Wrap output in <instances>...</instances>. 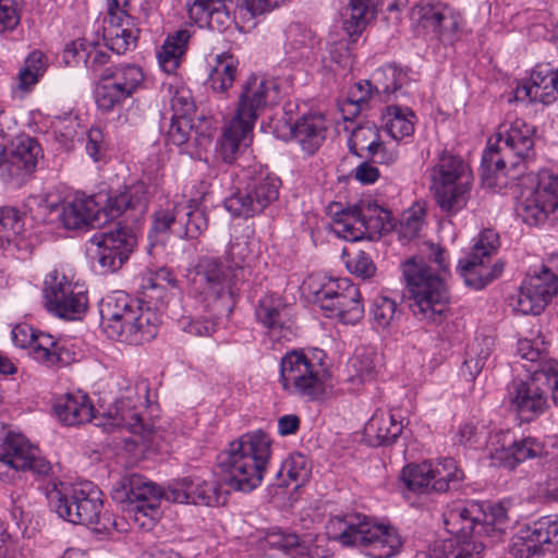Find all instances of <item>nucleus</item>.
<instances>
[{
	"label": "nucleus",
	"mask_w": 558,
	"mask_h": 558,
	"mask_svg": "<svg viewBox=\"0 0 558 558\" xmlns=\"http://www.w3.org/2000/svg\"><path fill=\"white\" fill-rule=\"evenodd\" d=\"M365 515L360 513H347L331 517L326 531L330 538L339 541L343 545H357L360 527L364 523Z\"/></svg>",
	"instance_id": "40"
},
{
	"label": "nucleus",
	"mask_w": 558,
	"mask_h": 558,
	"mask_svg": "<svg viewBox=\"0 0 558 558\" xmlns=\"http://www.w3.org/2000/svg\"><path fill=\"white\" fill-rule=\"evenodd\" d=\"M102 74L112 83L119 84L130 97L144 81L142 69L134 64L108 68L102 71Z\"/></svg>",
	"instance_id": "49"
},
{
	"label": "nucleus",
	"mask_w": 558,
	"mask_h": 558,
	"mask_svg": "<svg viewBox=\"0 0 558 558\" xmlns=\"http://www.w3.org/2000/svg\"><path fill=\"white\" fill-rule=\"evenodd\" d=\"M345 266L351 274L364 279L373 277L376 271L375 264L363 251H357L350 255Z\"/></svg>",
	"instance_id": "61"
},
{
	"label": "nucleus",
	"mask_w": 558,
	"mask_h": 558,
	"mask_svg": "<svg viewBox=\"0 0 558 558\" xmlns=\"http://www.w3.org/2000/svg\"><path fill=\"white\" fill-rule=\"evenodd\" d=\"M379 142L380 134L378 128L374 123L366 122L352 130L348 146L354 155L367 158L373 149L378 147Z\"/></svg>",
	"instance_id": "45"
},
{
	"label": "nucleus",
	"mask_w": 558,
	"mask_h": 558,
	"mask_svg": "<svg viewBox=\"0 0 558 558\" xmlns=\"http://www.w3.org/2000/svg\"><path fill=\"white\" fill-rule=\"evenodd\" d=\"M315 303L329 318L354 325L364 316V306L357 287L348 279L329 280L315 292Z\"/></svg>",
	"instance_id": "15"
},
{
	"label": "nucleus",
	"mask_w": 558,
	"mask_h": 558,
	"mask_svg": "<svg viewBox=\"0 0 558 558\" xmlns=\"http://www.w3.org/2000/svg\"><path fill=\"white\" fill-rule=\"evenodd\" d=\"M90 242L97 247L96 255L102 270L114 272L128 260L136 240L129 228L119 223L112 230L94 234Z\"/></svg>",
	"instance_id": "23"
},
{
	"label": "nucleus",
	"mask_w": 558,
	"mask_h": 558,
	"mask_svg": "<svg viewBox=\"0 0 558 558\" xmlns=\"http://www.w3.org/2000/svg\"><path fill=\"white\" fill-rule=\"evenodd\" d=\"M130 96L120 88L119 84L112 83L102 73L95 90L97 107L102 111H112L120 107Z\"/></svg>",
	"instance_id": "51"
},
{
	"label": "nucleus",
	"mask_w": 558,
	"mask_h": 558,
	"mask_svg": "<svg viewBox=\"0 0 558 558\" xmlns=\"http://www.w3.org/2000/svg\"><path fill=\"white\" fill-rule=\"evenodd\" d=\"M446 531L454 537H499L509 526V518L501 505L488 507L475 501L457 500L442 513Z\"/></svg>",
	"instance_id": "9"
},
{
	"label": "nucleus",
	"mask_w": 558,
	"mask_h": 558,
	"mask_svg": "<svg viewBox=\"0 0 558 558\" xmlns=\"http://www.w3.org/2000/svg\"><path fill=\"white\" fill-rule=\"evenodd\" d=\"M11 336L16 347L28 348L34 360L40 363L48 366L68 363V351L51 335L37 332L28 325H16Z\"/></svg>",
	"instance_id": "26"
},
{
	"label": "nucleus",
	"mask_w": 558,
	"mask_h": 558,
	"mask_svg": "<svg viewBox=\"0 0 558 558\" xmlns=\"http://www.w3.org/2000/svg\"><path fill=\"white\" fill-rule=\"evenodd\" d=\"M428 173L430 192L442 213L456 215L466 206L474 181L468 162L458 155L442 151Z\"/></svg>",
	"instance_id": "8"
},
{
	"label": "nucleus",
	"mask_w": 558,
	"mask_h": 558,
	"mask_svg": "<svg viewBox=\"0 0 558 558\" xmlns=\"http://www.w3.org/2000/svg\"><path fill=\"white\" fill-rule=\"evenodd\" d=\"M284 305L278 296L264 295L255 307V317L274 336L283 327L281 311Z\"/></svg>",
	"instance_id": "46"
},
{
	"label": "nucleus",
	"mask_w": 558,
	"mask_h": 558,
	"mask_svg": "<svg viewBox=\"0 0 558 558\" xmlns=\"http://www.w3.org/2000/svg\"><path fill=\"white\" fill-rule=\"evenodd\" d=\"M180 213H183L186 220L184 221V233L182 236L187 239L196 238L202 230L206 227V220L201 210L191 207H185Z\"/></svg>",
	"instance_id": "62"
},
{
	"label": "nucleus",
	"mask_w": 558,
	"mask_h": 558,
	"mask_svg": "<svg viewBox=\"0 0 558 558\" xmlns=\"http://www.w3.org/2000/svg\"><path fill=\"white\" fill-rule=\"evenodd\" d=\"M44 298L46 308L64 319H78L86 311L88 299L84 291L73 286L64 274L53 270L46 277Z\"/></svg>",
	"instance_id": "18"
},
{
	"label": "nucleus",
	"mask_w": 558,
	"mask_h": 558,
	"mask_svg": "<svg viewBox=\"0 0 558 558\" xmlns=\"http://www.w3.org/2000/svg\"><path fill=\"white\" fill-rule=\"evenodd\" d=\"M539 381L544 379H535L532 375L527 381L513 383L510 391L511 405L523 421H533L548 408L547 397L537 385Z\"/></svg>",
	"instance_id": "29"
},
{
	"label": "nucleus",
	"mask_w": 558,
	"mask_h": 558,
	"mask_svg": "<svg viewBox=\"0 0 558 558\" xmlns=\"http://www.w3.org/2000/svg\"><path fill=\"white\" fill-rule=\"evenodd\" d=\"M231 0H186L189 17L201 27L220 32L231 21Z\"/></svg>",
	"instance_id": "32"
},
{
	"label": "nucleus",
	"mask_w": 558,
	"mask_h": 558,
	"mask_svg": "<svg viewBox=\"0 0 558 558\" xmlns=\"http://www.w3.org/2000/svg\"><path fill=\"white\" fill-rule=\"evenodd\" d=\"M240 183L225 199L226 209L234 217L246 219L259 215L279 197L280 179L262 165L243 168Z\"/></svg>",
	"instance_id": "10"
},
{
	"label": "nucleus",
	"mask_w": 558,
	"mask_h": 558,
	"mask_svg": "<svg viewBox=\"0 0 558 558\" xmlns=\"http://www.w3.org/2000/svg\"><path fill=\"white\" fill-rule=\"evenodd\" d=\"M47 66L48 59L44 52L39 50L31 52L25 60L24 66L19 72L17 87L22 90H28L44 75Z\"/></svg>",
	"instance_id": "50"
},
{
	"label": "nucleus",
	"mask_w": 558,
	"mask_h": 558,
	"mask_svg": "<svg viewBox=\"0 0 558 558\" xmlns=\"http://www.w3.org/2000/svg\"><path fill=\"white\" fill-rule=\"evenodd\" d=\"M558 96V68L549 64H538L534 68L527 81L515 89L518 100L529 99L531 102L550 104Z\"/></svg>",
	"instance_id": "28"
},
{
	"label": "nucleus",
	"mask_w": 558,
	"mask_h": 558,
	"mask_svg": "<svg viewBox=\"0 0 558 558\" xmlns=\"http://www.w3.org/2000/svg\"><path fill=\"white\" fill-rule=\"evenodd\" d=\"M174 287V277L171 268L161 267L155 274L143 278L141 284L142 299L141 304H146L144 308H151L160 314V311L167 307L170 301L168 289Z\"/></svg>",
	"instance_id": "33"
},
{
	"label": "nucleus",
	"mask_w": 558,
	"mask_h": 558,
	"mask_svg": "<svg viewBox=\"0 0 558 558\" xmlns=\"http://www.w3.org/2000/svg\"><path fill=\"white\" fill-rule=\"evenodd\" d=\"M263 547L290 553L302 547L300 537L293 533L280 529L268 531L263 538Z\"/></svg>",
	"instance_id": "56"
},
{
	"label": "nucleus",
	"mask_w": 558,
	"mask_h": 558,
	"mask_svg": "<svg viewBox=\"0 0 558 558\" xmlns=\"http://www.w3.org/2000/svg\"><path fill=\"white\" fill-rule=\"evenodd\" d=\"M65 53H72L76 61H83L85 66L97 72L109 61V56L98 48V44L88 41L86 38L73 41L66 47Z\"/></svg>",
	"instance_id": "47"
},
{
	"label": "nucleus",
	"mask_w": 558,
	"mask_h": 558,
	"mask_svg": "<svg viewBox=\"0 0 558 558\" xmlns=\"http://www.w3.org/2000/svg\"><path fill=\"white\" fill-rule=\"evenodd\" d=\"M80 126L76 117L68 116L60 119L53 126V132L58 141L63 145H68L77 135V128Z\"/></svg>",
	"instance_id": "64"
},
{
	"label": "nucleus",
	"mask_w": 558,
	"mask_h": 558,
	"mask_svg": "<svg viewBox=\"0 0 558 558\" xmlns=\"http://www.w3.org/2000/svg\"><path fill=\"white\" fill-rule=\"evenodd\" d=\"M270 457V437L256 429L230 441L218 453L216 465L227 486L250 493L262 484Z\"/></svg>",
	"instance_id": "5"
},
{
	"label": "nucleus",
	"mask_w": 558,
	"mask_h": 558,
	"mask_svg": "<svg viewBox=\"0 0 558 558\" xmlns=\"http://www.w3.org/2000/svg\"><path fill=\"white\" fill-rule=\"evenodd\" d=\"M404 80L405 74L401 70L393 65H387L375 72L374 89L377 94L384 95L385 101H390L391 96L401 88Z\"/></svg>",
	"instance_id": "52"
},
{
	"label": "nucleus",
	"mask_w": 558,
	"mask_h": 558,
	"mask_svg": "<svg viewBox=\"0 0 558 558\" xmlns=\"http://www.w3.org/2000/svg\"><path fill=\"white\" fill-rule=\"evenodd\" d=\"M403 422L384 410H377L364 426V435L373 446L392 444L401 434Z\"/></svg>",
	"instance_id": "36"
},
{
	"label": "nucleus",
	"mask_w": 558,
	"mask_h": 558,
	"mask_svg": "<svg viewBox=\"0 0 558 558\" xmlns=\"http://www.w3.org/2000/svg\"><path fill=\"white\" fill-rule=\"evenodd\" d=\"M243 267H225L210 257L202 258L187 275L195 290L206 299L221 301L229 308L239 292L238 282L244 279Z\"/></svg>",
	"instance_id": "11"
},
{
	"label": "nucleus",
	"mask_w": 558,
	"mask_h": 558,
	"mask_svg": "<svg viewBox=\"0 0 558 558\" xmlns=\"http://www.w3.org/2000/svg\"><path fill=\"white\" fill-rule=\"evenodd\" d=\"M50 508L73 524L107 529L110 519L102 512L101 492L92 483L69 484L50 480L44 487Z\"/></svg>",
	"instance_id": "7"
},
{
	"label": "nucleus",
	"mask_w": 558,
	"mask_h": 558,
	"mask_svg": "<svg viewBox=\"0 0 558 558\" xmlns=\"http://www.w3.org/2000/svg\"><path fill=\"white\" fill-rule=\"evenodd\" d=\"M112 499L125 505L130 519L140 522L142 517L154 519L158 514L161 492L140 474H129L118 481L111 490Z\"/></svg>",
	"instance_id": "16"
},
{
	"label": "nucleus",
	"mask_w": 558,
	"mask_h": 558,
	"mask_svg": "<svg viewBox=\"0 0 558 558\" xmlns=\"http://www.w3.org/2000/svg\"><path fill=\"white\" fill-rule=\"evenodd\" d=\"M279 101L278 85L264 76L251 74L240 87L236 108L225 125L219 145L223 161L233 162L250 145L260 113Z\"/></svg>",
	"instance_id": "4"
},
{
	"label": "nucleus",
	"mask_w": 558,
	"mask_h": 558,
	"mask_svg": "<svg viewBox=\"0 0 558 558\" xmlns=\"http://www.w3.org/2000/svg\"><path fill=\"white\" fill-rule=\"evenodd\" d=\"M145 310L138 299L131 298L128 293L116 291L102 299L99 306L101 325L105 323H114L131 312Z\"/></svg>",
	"instance_id": "41"
},
{
	"label": "nucleus",
	"mask_w": 558,
	"mask_h": 558,
	"mask_svg": "<svg viewBox=\"0 0 558 558\" xmlns=\"http://www.w3.org/2000/svg\"><path fill=\"white\" fill-rule=\"evenodd\" d=\"M372 315L376 326L385 329L398 317L397 303L387 296H378L374 301Z\"/></svg>",
	"instance_id": "59"
},
{
	"label": "nucleus",
	"mask_w": 558,
	"mask_h": 558,
	"mask_svg": "<svg viewBox=\"0 0 558 558\" xmlns=\"http://www.w3.org/2000/svg\"><path fill=\"white\" fill-rule=\"evenodd\" d=\"M423 216L422 208H411L404 211L397 228L399 238L405 242L415 239L423 227Z\"/></svg>",
	"instance_id": "58"
},
{
	"label": "nucleus",
	"mask_w": 558,
	"mask_h": 558,
	"mask_svg": "<svg viewBox=\"0 0 558 558\" xmlns=\"http://www.w3.org/2000/svg\"><path fill=\"white\" fill-rule=\"evenodd\" d=\"M161 323V315L148 307L117 319V326L114 323L101 326L108 338L138 345L154 339Z\"/></svg>",
	"instance_id": "22"
},
{
	"label": "nucleus",
	"mask_w": 558,
	"mask_h": 558,
	"mask_svg": "<svg viewBox=\"0 0 558 558\" xmlns=\"http://www.w3.org/2000/svg\"><path fill=\"white\" fill-rule=\"evenodd\" d=\"M22 0H0V33L14 29L20 23Z\"/></svg>",
	"instance_id": "60"
},
{
	"label": "nucleus",
	"mask_w": 558,
	"mask_h": 558,
	"mask_svg": "<svg viewBox=\"0 0 558 558\" xmlns=\"http://www.w3.org/2000/svg\"><path fill=\"white\" fill-rule=\"evenodd\" d=\"M281 472H286L287 476L296 483V486L305 484L312 472L308 459L299 452L292 453L283 462Z\"/></svg>",
	"instance_id": "57"
},
{
	"label": "nucleus",
	"mask_w": 558,
	"mask_h": 558,
	"mask_svg": "<svg viewBox=\"0 0 558 558\" xmlns=\"http://www.w3.org/2000/svg\"><path fill=\"white\" fill-rule=\"evenodd\" d=\"M24 222L14 207L0 208V247H4L23 231Z\"/></svg>",
	"instance_id": "55"
},
{
	"label": "nucleus",
	"mask_w": 558,
	"mask_h": 558,
	"mask_svg": "<svg viewBox=\"0 0 558 558\" xmlns=\"http://www.w3.org/2000/svg\"><path fill=\"white\" fill-rule=\"evenodd\" d=\"M375 13V0H350L342 13L343 28L351 37L360 35Z\"/></svg>",
	"instance_id": "43"
},
{
	"label": "nucleus",
	"mask_w": 558,
	"mask_h": 558,
	"mask_svg": "<svg viewBox=\"0 0 558 558\" xmlns=\"http://www.w3.org/2000/svg\"><path fill=\"white\" fill-rule=\"evenodd\" d=\"M545 446L534 437H524L510 446L496 450L492 458L507 469H514L519 463L546 456Z\"/></svg>",
	"instance_id": "37"
},
{
	"label": "nucleus",
	"mask_w": 558,
	"mask_h": 558,
	"mask_svg": "<svg viewBox=\"0 0 558 558\" xmlns=\"http://www.w3.org/2000/svg\"><path fill=\"white\" fill-rule=\"evenodd\" d=\"M422 24L435 37L444 43H452L461 26L462 16L447 4H435L422 8Z\"/></svg>",
	"instance_id": "31"
},
{
	"label": "nucleus",
	"mask_w": 558,
	"mask_h": 558,
	"mask_svg": "<svg viewBox=\"0 0 558 558\" xmlns=\"http://www.w3.org/2000/svg\"><path fill=\"white\" fill-rule=\"evenodd\" d=\"M483 536L454 537L442 539L451 546L446 549L445 558H482L486 544Z\"/></svg>",
	"instance_id": "53"
},
{
	"label": "nucleus",
	"mask_w": 558,
	"mask_h": 558,
	"mask_svg": "<svg viewBox=\"0 0 558 558\" xmlns=\"http://www.w3.org/2000/svg\"><path fill=\"white\" fill-rule=\"evenodd\" d=\"M43 156L39 143L29 136H22L12 145L5 167L11 177L23 178L31 174Z\"/></svg>",
	"instance_id": "34"
},
{
	"label": "nucleus",
	"mask_w": 558,
	"mask_h": 558,
	"mask_svg": "<svg viewBox=\"0 0 558 558\" xmlns=\"http://www.w3.org/2000/svg\"><path fill=\"white\" fill-rule=\"evenodd\" d=\"M120 401L114 415L97 417L94 414V407L88 397L82 393H69L58 399L53 405L54 413L60 422L72 426L93 422L96 426H102L105 430L112 432L116 428L126 429L134 435L131 442L138 446L144 442L146 434H149V427L144 424L140 408L147 403L146 395L148 387L142 383L136 386L137 402L131 404L132 391Z\"/></svg>",
	"instance_id": "6"
},
{
	"label": "nucleus",
	"mask_w": 558,
	"mask_h": 558,
	"mask_svg": "<svg viewBox=\"0 0 558 558\" xmlns=\"http://www.w3.org/2000/svg\"><path fill=\"white\" fill-rule=\"evenodd\" d=\"M158 65L162 72L174 73V35L169 34L156 52Z\"/></svg>",
	"instance_id": "63"
},
{
	"label": "nucleus",
	"mask_w": 558,
	"mask_h": 558,
	"mask_svg": "<svg viewBox=\"0 0 558 558\" xmlns=\"http://www.w3.org/2000/svg\"><path fill=\"white\" fill-rule=\"evenodd\" d=\"M227 494L216 482H206L197 476H186L177 483V504L218 507L225 505Z\"/></svg>",
	"instance_id": "30"
},
{
	"label": "nucleus",
	"mask_w": 558,
	"mask_h": 558,
	"mask_svg": "<svg viewBox=\"0 0 558 558\" xmlns=\"http://www.w3.org/2000/svg\"><path fill=\"white\" fill-rule=\"evenodd\" d=\"M428 258L413 256L402 264L409 307L426 324H441L449 312L450 295L445 276L448 270L446 252L429 244Z\"/></svg>",
	"instance_id": "1"
},
{
	"label": "nucleus",
	"mask_w": 558,
	"mask_h": 558,
	"mask_svg": "<svg viewBox=\"0 0 558 558\" xmlns=\"http://www.w3.org/2000/svg\"><path fill=\"white\" fill-rule=\"evenodd\" d=\"M499 247L498 234L486 229L478 235L471 253L458 264V271L463 278L465 284L473 289H483L494 279L500 276L504 270L502 263H495L489 266V257L497 252Z\"/></svg>",
	"instance_id": "14"
},
{
	"label": "nucleus",
	"mask_w": 558,
	"mask_h": 558,
	"mask_svg": "<svg viewBox=\"0 0 558 558\" xmlns=\"http://www.w3.org/2000/svg\"><path fill=\"white\" fill-rule=\"evenodd\" d=\"M350 363L354 373L352 380L367 383L376 376L379 357L375 352L363 349L355 352Z\"/></svg>",
	"instance_id": "54"
},
{
	"label": "nucleus",
	"mask_w": 558,
	"mask_h": 558,
	"mask_svg": "<svg viewBox=\"0 0 558 558\" xmlns=\"http://www.w3.org/2000/svg\"><path fill=\"white\" fill-rule=\"evenodd\" d=\"M327 123L323 114H307L299 119L291 128V137L307 154H315L326 138Z\"/></svg>",
	"instance_id": "35"
},
{
	"label": "nucleus",
	"mask_w": 558,
	"mask_h": 558,
	"mask_svg": "<svg viewBox=\"0 0 558 558\" xmlns=\"http://www.w3.org/2000/svg\"><path fill=\"white\" fill-rule=\"evenodd\" d=\"M550 264L558 272V253L553 255ZM557 292L558 275L544 268L523 280L512 305L514 311L523 315H539Z\"/></svg>",
	"instance_id": "19"
},
{
	"label": "nucleus",
	"mask_w": 558,
	"mask_h": 558,
	"mask_svg": "<svg viewBox=\"0 0 558 558\" xmlns=\"http://www.w3.org/2000/svg\"><path fill=\"white\" fill-rule=\"evenodd\" d=\"M174 223V208H159L151 217V227L148 232L149 253L162 252L172 236V225Z\"/></svg>",
	"instance_id": "42"
},
{
	"label": "nucleus",
	"mask_w": 558,
	"mask_h": 558,
	"mask_svg": "<svg viewBox=\"0 0 558 558\" xmlns=\"http://www.w3.org/2000/svg\"><path fill=\"white\" fill-rule=\"evenodd\" d=\"M390 227V211L371 202L361 201L337 216L333 230L347 241H357L368 232L386 231Z\"/></svg>",
	"instance_id": "17"
},
{
	"label": "nucleus",
	"mask_w": 558,
	"mask_h": 558,
	"mask_svg": "<svg viewBox=\"0 0 558 558\" xmlns=\"http://www.w3.org/2000/svg\"><path fill=\"white\" fill-rule=\"evenodd\" d=\"M517 211L529 225H538L547 219L558 221V175H542L536 187L522 196Z\"/></svg>",
	"instance_id": "20"
},
{
	"label": "nucleus",
	"mask_w": 558,
	"mask_h": 558,
	"mask_svg": "<svg viewBox=\"0 0 558 558\" xmlns=\"http://www.w3.org/2000/svg\"><path fill=\"white\" fill-rule=\"evenodd\" d=\"M280 381L287 392L306 401L320 398L325 390L322 365L298 351L281 359Z\"/></svg>",
	"instance_id": "12"
},
{
	"label": "nucleus",
	"mask_w": 558,
	"mask_h": 558,
	"mask_svg": "<svg viewBox=\"0 0 558 558\" xmlns=\"http://www.w3.org/2000/svg\"><path fill=\"white\" fill-rule=\"evenodd\" d=\"M130 0H107L108 15L104 20V40L107 48L123 54L136 47L140 29L126 8Z\"/></svg>",
	"instance_id": "21"
},
{
	"label": "nucleus",
	"mask_w": 558,
	"mask_h": 558,
	"mask_svg": "<svg viewBox=\"0 0 558 558\" xmlns=\"http://www.w3.org/2000/svg\"><path fill=\"white\" fill-rule=\"evenodd\" d=\"M550 545H558V520L545 517L519 530L512 538L510 554L514 558H533Z\"/></svg>",
	"instance_id": "25"
},
{
	"label": "nucleus",
	"mask_w": 558,
	"mask_h": 558,
	"mask_svg": "<svg viewBox=\"0 0 558 558\" xmlns=\"http://www.w3.org/2000/svg\"><path fill=\"white\" fill-rule=\"evenodd\" d=\"M357 545L366 547L373 558H390L401 548L402 537L393 526L373 522L365 517Z\"/></svg>",
	"instance_id": "27"
},
{
	"label": "nucleus",
	"mask_w": 558,
	"mask_h": 558,
	"mask_svg": "<svg viewBox=\"0 0 558 558\" xmlns=\"http://www.w3.org/2000/svg\"><path fill=\"white\" fill-rule=\"evenodd\" d=\"M517 354L520 359L526 361L523 366L535 379H543L544 374L541 372L543 362H557L548 356L545 349H541L537 343L529 339L518 341Z\"/></svg>",
	"instance_id": "48"
},
{
	"label": "nucleus",
	"mask_w": 558,
	"mask_h": 558,
	"mask_svg": "<svg viewBox=\"0 0 558 558\" xmlns=\"http://www.w3.org/2000/svg\"><path fill=\"white\" fill-rule=\"evenodd\" d=\"M239 60L229 52L218 53L214 57L208 76V85L213 93L220 98L227 96L238 75Z\"/></svg>",
	"instance_id": "38"
},
{
	"label": "nucleus",
	"mask_w": 558,
	"mask_h": 558,
	"mask_svg": "<svg viewBox=\"0 0 558 558\" xmlns=\"http://www.w3.org/2000/svg\"><path fill=\"white\" fill-rule=\"evenodd\" d=\"M149 190L143 181H137L124 191L107 198L106 206L100 209L94 196L75 194L61 203L52 202L48 196H40L38 206L49 213H58L62 226L68 230L94 229L101 227L106 219L130 213L131 218L136 220L142 217L148 207Z\"/></svg>",
	"instance_id": "2"
},
{
	"label": "nucleus",
	"mask_w": 558,
	"mask_h": 558,
	"mask_svg": "<svg viewBox=\"0 0 558 558\" xmlns=\"http://www.w3.org/2000/svg\"><path fill=\"white\" fill-rule=\"evenodd\" d=\"M195 112L196 107L191 92L183 87L177 88V146L196 142Z\"/></svg>",
	"instance_id": "39"
},
{
	"label": "nucleus",
	"mask_w": 558,
	"mask_h": 558,
	"mask_svg": "<svg viewBox=\"0 0 558 558\" xmlns=\"http://www.w3.org/2000/svg\"><path fill=\"white\" fill-rule=\"evenodd\" d=\"M0 462L15 471H32L38 476H46L51 464L39 453L23 435L9 433L0 444Z\"/></svg>",
	"instance_id": "24"
},
{
	"label": "nucleus",
	"mask_w": 558,
	"mask_h": 558,
	"mask_svg": "<svg viewBox=\"0 0 558 558\" xmlns=\"http://www.w3.org/2000/svg\"><path fill=\"white\" fill-rule=\"evenodd\" d=\"M414 113L399 106L386 107L381 120L386 132L396 141L411 136L414 132Z\"/></svg>",
	"instance_id": "44"
},
{
	"label": "nucleus",
	"mask_w": 558,
	"mask_h": 558,
	"mask_svg": "<svg viewBox=\"0 0 558 558\" xmlns=\"http://www.w3.org/2000/svg\"><path fill=\"white\" fill-rule=\"evenodd\" d=\"M496 145L483 154L481 178L485 187L500 191L524 172V163L534 156L535 128L522 119L499 126Z\"/></svg>",
	"instance_id": "3"
},
{
	"label": "nucleus",
	"mask_w": 558,
	"mask_h": 558,
	"mask_svg": "<svg viewBox=\"0 0 558 558\" xmlns=\"http://www.w3.org/2000/svg\"><path fill=\"white\" fill-rule=\"evenodd\" d=\"M400 478L408 490L416 494L445 493L457 489L463 474L453 459L446 458L435 464L428 461L409 464L402 469Z\"/></svg>",
	"instance_id": "13"
}]
</instances>
